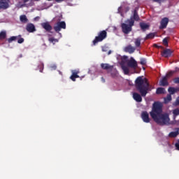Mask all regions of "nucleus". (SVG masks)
Segmentation results:
<instances>
[{
  "label": "nucleus",
  "instance_id": "nucleus-1",
  "mask_svg": "<svg viewBox=\"0 0 179 179\" xmlns=\"http://www.w3.org/2000/svg\"><path fill=\"white\" fill-rule=\"evenodd\" d=\"M150 115L158 125H169L170 124L169 114L163 113V103L161 102L157 101L152 104Z\"/></svg>",
  "mask_w": 179,
  "mask_h": 179
},
{
  "label": "nucleus",
  "instance_id": "nucleus-2",
  "mask_svg": "<svg viewBox=\"0 0 179 179\" xmlns=\"http://www.w3.org/2000/svg\"><path fill=\"white\" fill-rule=\"evenodd\" d=\"M136 89L138 90L142 97H145L149 90H152L153 87L149 84L147 78H142V77H138L136 80Z\"/></svg>",
  "mask_w": 179,
  "mask_h": 179
},
{
  "label": "nucleus",
  "instance_id": "nucleus-3",
  "mask_svg": "<svg viewBox=\"0 0 179 179\" xmlns=\"http://www.w3.org/2000/svg\"><path fill=\"white\" fill-rule=\"evenodd\" d=\"M134 26L133 21L125 20L121 24L122 31L124 34H129L132 31V27Z\"/></svg>",
  "mask_w": 179,
  "mask_h": 179
},
{
  "label": "nucleus",
  "instance_id": "nucleus-4",
  "mask_svg": "<svg viewBox=\"0 0 179 179\" xmlns=\"http://www.w3.org/2000/svg\"><path fill=\"white\" fill-rule=\"evenodd\" d=\"M107 38V31L106 30L101 31L98 33V36L95 37L94 40L92 41L93 45H96L97 43L103 41Z\"/></svg>",
  "mask_w": 179,
  "mask_h": 179
},
{
  "label": "nucleus",
  "instance_id": "nucleus-5",
  "mask_svg": "<svg viewBox=\"0 0 179 179\" xmlns=\"http://www.w3.org/2000/svg\"><path fill=\"white\" fill-rule=\"evenodd\" d=\"M53 29L55 31H56V33H59V34H61L59 31L62 30V29H66V23H65L64 21L57 22L54 26Z\"/></svg>",
  "mask_w": 179,
  "mask_h": 179
},
{
  "label": "nucleus",
  "instance_id": "nucleus-6",
  "mask_svg": "<svg viewBox=\"0 0 179 179\" xmlns=\"http://www.w3.org/2000/svg\"><path fill=\"white\" fill-rule=\"evenodd\" d=\"M127 65L129 68L136 69L138 68V62L134 57H131L130 59L127 60Z\"/></svg>",
  "mask_w": 179,
  "mask_h": 179
},
{
  "label": "nucleus",
  "instance_id": "nucleus-7",
  "mask_svg": "<svg viewBox=\"0 0 179 179\" xmlns=\"http://www.w3.org/2000/svg\"><path fill=\"white\" fill-rule=\"evenodd\" d=\"M10 0H0V10H6L9 9Z\"/></svg>",
  "mask_w": 179,
  "mask_h": 179
},
{
  "label": "nucleus",
  "instance_id": "nucleus-8",
  "mask_svg": "<svg viewBox=\"0 0 179 179\" xmlns=\"http://www.w3.org/2000/svg\"><path fill=\"white\" fill-rule=\"evenodd\" d=\"M130 22H133V24L135 25V22H139L141 20V17H139V15L138 14V10H134L133 11V15L130 17L129 19H127Z\"/></svg>",
  "mask_w": 179,
  "mask_h": 179
},
{
  "label": "nucleus",
  "instance_id": "nucleus-9",
  "mask_svg": "<svg viewBox=\"0 0 179 179\" xmlns=\"http://www.w3.org/2000/svg\"><path fill=\"white\" fill-rule=\"evenodd\" d=\"M129 6L124 4L122 7L118 8L117 12L121 15V16L124 17V13L129 12Z\"/></svg>",
  "mask_w": 179,
  "mask_h": 179
},
{
  "label": "nucleus",
  "instance_id": "nucleus-10",
  "mask_svg": "<svg viewBox=\"0 0 179 179\" xmlns=\"http://www.w3.org/2000/svg\"><path fill=\"white\" fill-rule=\"evenodd\" d=\"M169 22H170V20H169V17H165L162 18L160 22L159 29L161 30H163V29H166L167 25L169 24Z\"/></svg>",
  "mask_w": 179,
  "mask_h": 179
},
{
  "label": "nucleus",
  "instance_id": "nucleus-11",
  "mask_svg": "<svg viewBox=\"0 0 179 179\" xmlns=\"http://www.w3.org/2000/svg\"><path fill=\"white\" fill-rule=\"evenodd\" d=\"M141 118L143 122L149 124L150 122V117H149V113L147 111H143L141 113Z\"/></svg>",
  "mask_w": 179,
  "mask_h": 179
},
{
  "label": "nucleus",
  "instance_id": "nucleus-12",
  "mask_svg": "<svg viewBox=\"0 0 179 179\" xmlns=\"http://www.w3.org/2000/svg\"><path fill=\"white\" fill-rule=\"evenodd\" d=\"M41 27L44 29L48 33H51V30H52V26L50 24V22H43L41 24Z\"/></svg>",
  "mask_w": 179,
  "mask_h": 179
},
{
  "label": "nucleus",
  "instance_id": "nucleus-13",
  "mask_svg": "<svg viewBox=\"0 0 179 179\" xmlns=\"http://www.w3.org/2000/svg\"><path fill=\"white\" fill-rule=\"evenodd\" d=\"M171 54H173V52L170 49H165L162 52V57H164V58H169L171 57Z\"/></svg>",
  "mask_w": 179,
  "mask_h": 179
},
{
  "label": "nucleus",
  "instance_id": "nucleus-14",
  "mask_svg": "<svg viewBox=\"0 0 179 179\" xmlns=\"http://www.w3.org/2000/svg\"><path fill=\"white\" fill-rule=\"evenodd\" d=\"M26 30L29 33H34L36 31V26L33 23H28L26 26Z\"/></svg>",
  "mask_w": 179,
  "mask_h": 179
},
{
  "label": "nucleus",
  "instance_id": "nucleus-15",
  "mask_svg": "<svg viewBox=\"0 0 179 179\" xmlns=\"http://www.w3.org/2000/svg\"><path fill=\"white\" fill-rule=\"evenodd\" d=\"M135 48L131 45H129L124 48V52H129V54H134V52H135Z\"/></svg>",
  "mask_w": 179,
  "mask_h": 179
},
{
  "label": "nucleus",
  "instance_id": "nucleus-16",
  "mask_svg": "<svg viewBox=\"0 0 179 179\" xmlns=\"http://www.w3.org/2000/svg\"><path fill=\"white\" fill-rule=\"evenodd\" d=\"M79 71H72V74L70 76V79L73 81V82H76V79H78V78H79Z\"/></svg>",
  "mask_w": 179,
  "mask_h": 179
},
{
  "label": "nucleus",
  "instance_id": "nucleus-17",
  "mask_svg": "<svg viewBox=\"0 0 179 179\" xmlns=\"http://www.w3.org/2000/svg\"><path fill=\"white\" fill-rule=\"evenodd\" d=\"M101 68L102 69H104L105 71H108V70L109 71H113V69L114 68V66H110L108 64L102 63V64H101Z\"/></svg>",
  "mask_w": 179,
  "mask_h": 179
},
{
  "label": "nucleus",
  "instance_id": "nucleus-18",
  "mask_svg": "<svg viewBox=\"0 0 179 179\" xmlns=\"http://www.w3.org/2000/svg\"><path fill=\"white\" fill-rule=\"evenodd\" d=\"M159 86H169V80L167 77H163L159 81Z\"/></svg>",
  "mask_w": 179,
  "mask_h": 179
},
{
  "label": "nucleus",
  "instance_id": "nucleus-19",
  "mask_svg": "<svg viewBox=\"0 0 179 179\" xmlns=\"http://www.w3.org/2000/svg\"><path fill=\"white\" fill-rule=\"evenodd\" d=\"M133 99L137 101V103H141L142 101V96L138 93L134 92L133 94Z\"/></svg>",
  "mask_w": 179,
  "mask_h": 179
},
{
  "label": "nucleus",
  "instance_id": "nucleus-20",
  "mask_svg": "<svg viewBox=\"0 0 179 179\" xmlns=\"http://www.w3.org/2000/svg\"><path fill=\"white\" fill-rule=\"evenodd\" d=\"M168 92L169 94L171 96V94H174L175 93H177V92H179V87H169L168 89Z\"/></svg>",
  "mask_w": 179,
  "mask_h": 179
},
{
  "label": "nucleus",
  "instance_id": "nucleus-21",
  "mask_svg": "<svg viewBox=\"0 0 179 179\" xmlns=\"http://www.w3.org/2000/svg\"><path fill=\"white\" fill-rule=\"evenodd\" d=\"M140 27L142 31H146V30H149L150 25L145 22H140Z\"/></svg>",
  "mask_w": 179,
  "mask_h": 179
},
{
  "label": "nucleus",
  "instance_id": "nucleus-22",
  "mask_svg": "<svg viewBox=\"0 0 179 179\" xmlns=\"http://www.w3.org/2000/svg\"><path fill=\"white\" fill-rule=\"evenodd\" d=\"M20 20L22 23H28L29 19H27V17L26 15H22L20 17Z\"/></svg>",
  "mask_w": 179,
  "mask_h": 179
},
{
  "label": "nucleus",
  "instance_id": "nucleus-23",
  "mask_svg": "<svg viewBox=\"0 0 179 179\" xmlns=\"http://www.w3.org/2000/svg\"><path fill=\"white\" fill-rule=\"evenodd\" d=\"M157 94H164L166 90L163 87H158L156 90Z\"/></svg>",
  "mask_w": 179,
  "mask_h": 179
},
{
  "label": "nucleus",
  "instance_id": "nucleus-24",
  "mask_svg": "<svg viewBox=\"0 0 179 179\" xmlns=\"http://www.w3.org/2000/svg\"><path fill=\"white\" fill-rule=\"evenodd\" d=\"M178 135H179V131H171V133H169V138H177Z\"/></svg>",
  "mask_w": 179,
  "mask_h": 179
},
{
  "label": "nucleus",
  "instance_id": "nucleus-25",
  "mask_svg": "<svg viewBox=\"0 0 179 179\" xmlns=\"http://www.w3.org/2000/svg\"><path fill=\"white\" fill-rule=\"evenodd\" d=\"M19 37H21V36H11L8 39V43H10L13 41H16L17 38H19Z\"/></svg>",
  "mask_w": 179,
  "mask_h": 179
},
{
  "label": "nucleus",
  "instance_id": "nucleus-26",
  "mask_svg": "<svg viewBox=\"0 0 179 179\" xmlns=\"http://www.w3.org/2000/svg\"><path fill=\"white\" fill-rule=\"evenodd\" d=\"M122 69L124 71V75H129V69L126 66H122Z\"/></svg>",
  "mask_w": 179,
  "mask_h": 179
},
{
  "label": "nucleus",
  "instance_id": "nucleus-27",
  "mask_svg": "<svg viewBox=\"0 0 179 179\" xmlns=\"http://www.w3.org/2000/svg\"><path fill=\"white\" fill-rule=\"evenodd\" d=\"M6 38V31H2L0 32V40H5Z\"/></svg>",
  "mask_w": 179,
  "mask_h": 179
},
{
  "label": "nucleus",
  "instance_id": "nucleus-28",
  "mask_svg": "<svg viewBox=\"0 0 179 179\" xmlns=\"http://www.w3.org/2000/svg\"><path fill=\"white\" fill-rule=\"evenodd\" d=\"M171 100H172L171 95L168 94L166 96V97L164 98V103H170V101H171Z\"/></svg>",
  "mask_w": 179,
  "mask_h": 179
},
{
  "label": "nucleus",
  "instance_id": "nucleus-29",
  "mask_svg": "<svg viewBox=\"0 0 179 179\" xmlns=\"http://www.w3.org/2000/svg\"><path fill=\"white\" fill-rule=\"evenodd\" d=\"M48 41H49L50 43H53V45H55L56 43H58L59 41H58V39H57V38H48Z\"/></svg>",
  "mask_w": 179,
  "mask_h": 179
},
{
  "label": "nucleus",
  "instance_id": "nucleus-30",
  "mask_svg": "<svg viewBox=\"0 0 179 179\" xmlns=\"http://www.w3.org/2000/svg\"><path fill=\"white\" fill-rule=\"evenodd\" d=\"M174 73H176V71H171L166 74L165 78H166L168 79V78H171V76H173V75H174Z\"/></svg>",
  "mask_w": 179,
  "mask_h": 179
},
{
  "label": "nucleus",
  "instance_id": "nucleus-31",
  "mask_svg": "<svg viewBox=\"0 0 179 179\" xmlns=\"http://www.w3.org/2000/svg\"><path fill=\"white\" fill-rule=\"evenodd\" d=\"M149 38H155V34L153 33H150L147 34L145 37V40H149Z\"/></svg>",
  "mask_w": 179,
  "mask_h": 179
},
{
  "label": "nucleus",
  "instance_id": "nucleus-32",
  "mask_svg": "<svg viewBox=\"0 0 179 179\" xmlns=\"http://www.w3.org/2000/svg\"><path fill=\"white\" fill-rule=\"evenodd\" d=\"M173 117H177L178 115H179V108H176L173 110Z\"/></svg>",
  "mask_w": 179,
  "mask_h": 179
},
{
  "label": "nucleus",
  "instance_id": "nucleus-33",
  "mask_svg": "<svg viewBox=\"0 0 179 179\" xmlns=\"http://www.w3.org/2000/svg\"><path fill=\"white\" fill-rule=\"evenodd\" d=\"M136 47H141V39L137 38L135 41Z\"/></svg>",
  "mask_w": 179,
  "mask_h": 179
},
{
  "label": "nucleus",
  "instance_id": "nucleus-34",
  "mask_svg": "<svg viewBox=\"0 0 179 179\" xmlns=\"http://www.w3.org/2000/svg\"><path fill=\"white\" fill-rule=\"evenodd\" d=\"M140 64H141V65H146V59L141 58L140 59Z\"/></svg>",
  "mask_w": 179,
  "mask_h": 179
},
{
  "label": "nucleus",
  "instance_id": "nucleus-35",
  "mask_svg": "<svg viewBox=\"0 0 179 179\" xmlns=\"http://www.w3.org/2000/svg\"><path fill=\"white\" fill-rule=\"evenodd\" d=\"M163 44L164 45H165V47H167V45H169V41H167V38L163 39Z\"/></svg>",
  "mask_w": 179,
  "mask_h": 179
},
{
  "label": "nucleus",
  "instance_id": "nucleus-36",
  "mask_svg": "<svg viewBox=\"0 0 179 179\" xmlns=\"http://www.w3.org/2000/svg\"><path fill=\"white\" fill-rule=\"evenodd\" d=\"M17 43H18V44H22V43H24V38H20L17 40Z\"/></svg>",
  "mask_w": 179,
  "mask_h": 179
},
{
  "label": "nucleus",
  "instance_id": "nucleus-37",
  "mask_svg": "<svg viewBox=\"0 0 179 179\" xmlns=\"http://www.w3.org/2000/svg\"><path fill=\"white\" fill-rule=\"evenodd\" d=\"M173 83H176V85L179 84V77H176L173 79Z\"/></svg>",
  "mask_w": 179,
  "mask_h": 179
},
{
  "label": "nucleus",
  "instance_id": "nucleus-38",
  "mask_svg": "<svg viewBox=\"0 0 179 179\" xmlns=\"http://www.w3.org/2000/svg\"><path fill=\"white\" fill-rule=\"evenodd\" d=\"M39 67H40V72H43V70L44 69V64H41L39 65Z\"/></svg>",
  "mask_w": 179,
  "mask_h": 179
},
{
  "label": "nucleus",
  "instance_id": "nucleus-39",
  "mask_svg": "<svg viewBox=\"0 0 179 179\" xmlns=\"http://www.w3.org/2000/svg\"><path fill=\"white\" fill-rule=\"evenodd\" d=\"M112 78H117V71H115L114 73H111Z\"/></svg>",
  "mask_w": 179,
  "mask_h": 179
},
{
  "label": "nucleus",
  "instance_id": "nucleus-40",
  "mask_svg": "<svg viewBox=\"0 0 179 179\" xmlns=\"http://www.w3.org/2000/svg\"><path fill=\"white\" fill-rule=\"evenodd\" d=\"M175 146H176L177 150H179V140H178V142L176 143Z\"/></svg>",
  "mask_w": 179,
  "mask_h": 179
},
{
  "label": "nucleus",
  "instance_id": "nucleus-41",
  "mask_svg": "<svg viewBox=\"0 0 179 179\" xmlns=\"http://www.w3.org/2000/svg\"><path fill=\"white\" fill-rule=\"evenodd\" d=\"M175 106H179V96L176 99L175 101Z\"/></svg>",
  "mask_w": 179,
  "mask_h": 179
},
{
  "label": "nucleus",
  "instance_id": "nucleus-42",
  "mask_svg": "<svg viewBox=\"0 0 179 179\" xmlns=\"http://www.w3.org/2000/svg\"><path fill=\"white\" fill-rule=\"evenodd\" d=\"M34 22H38L40 20V17L37 16L34 18Z\"/></svg>",
  "mask_w": 179,
  "mask_h": 179
},
{
  "label": "nucleus",
  "instance_id": "nucleus-43",
  "mask_svg": "<svg viewBox=\"0 0 179 179\" xmlns=\"http://www.w3.org/2000/svg\"><path fill=\"white\" fill-rule=\"evenodd\" d=\"M154 47H155L156 48H162V49L164 48L163 46H159L157 44H155Z\"/></svg>",
  "mask_w": 179,
  "mask_h": 179
},
{
  "label": "nucleus",
  "instance_id": "nucleus-44",
  "mask_svg": "<svg viewBox=\"0 0 179 179\" xmlns=\"http://www.w3.org/2000/svg\"><path fill=\"white\" fill-rule=\"evenodd\" d=\"M153 2H157L158 3H160V2H162V1L163 0H152Z\"/></svg>",
  "mask_w": 179,
  "mask_h": 179
},
{
  "label": "nucleus",
  "instance_id": "nucleus-45",
  "mask_svg": "<svg viewBox=\"0 0 179 179\" xmlns=\"http://www.w3.org/2000/svg\"><path fill=\"white\" fill-rule=\"evenodd\" d=\"M178 71H179V68L176 67L175 71H173V72H175V73H176V72H178Z\"/></svg>",
  "mask_w": 179,
  "mask_h": 179
},
{
  "label": "nucleus",
  "instance_id": "nucleus-46",
  "mask_svg": "<svg viewBox=\"0 0 179 179\" xmlns=\"http://www.w3.org/2000/svg\"><path fill=\"white\" fill-rule=\"evenodd\" d=\"M122 59H128V56H123Z\"/></svg>",
  "mask_w": 179,
  "mask_h": 179
},
{
  "label": "nucleus",
  "instance_id": "nucleus-47",
  "mask_svg": "<svg viewBox=\"0 0 179 179\" xmlns=\"http://www.w3.org/2000/svg\"><path fill=\"white\" fill-rule=\"evenodd\" d=\"M64 0H55V1H56V2H58V3H59V2H64Z\"/></svg>",
  "mask_w": 179,
  "mask_h": 179
},
{
  "label": "nucleus",
  "instance_id": "nucleus-48",
  "mask_svg": "<svg viewBox=\"0 0 179 179\" xmlns=\"http://www.w3.org/2000/svg\"><path fill=\"white\" fill-rule=\"evenodd\" d=\"M52 68L54 70H55V69H57V66H52Z\"/></svg>",
  "mask_w": 179,
  "mask_h": 179
},
{
  "label": "nucleus",
  "instance_id": "nucleus-49",
  "mask_svg": "<svg viewBox=\"0 0 179 179\" xmlns=\"http://www.w3.org/2000/svg\"><path fill=\"white\" fill-rule=\"evenodd\" d=\"M110 54H111V50H110V51L108 52V55H110Z\"/></svg>",
  "mask_w": 179,
  "mask_h": 179
},
{
  "label": "nucleus",
  "instance_id": "nucleus-50",
  "mask_svg": "<svg viewBox=\"0 0 179 179\" xmlns=\"http://www.w3.org/2000/svg\"><path fill=\"white\" fill-rule=\"evenodd\" d=\"M102 80H103V82H106V80H104L103 78H102Z\"/></svg>",
  "mask_w": 179,
  "mask_h": 179
},
{
  "label": "nucleus",
  "instance_id": "nucleus-51",
  "mask_svg": "<svg viewBox=\"0 0 179 179\" xmlns=\"http://www.w3.org/2000/svg\"><path fill=\"white\" fill-rule=\"evenodd\" d=\"M102 51H106V50H104V48L102 49Z\"/></svg>",
  "mask_w": 179,
  "mask_h": 179
},
{
  "label": "nucleus",
  "instance_id": "nucleus-52",
  "mask_svg": "<svg viewBox=\"0 0 179 179\" xmlns=\"http://www.w3.org/2000/svg\"><path fill=\"white\" fill-rule=\"evenodd\" d=\"M48 1H52V0H48Z\"/></svg>",
  "mask_w": 179,
  "mask_h": 179
}]
</instances>
